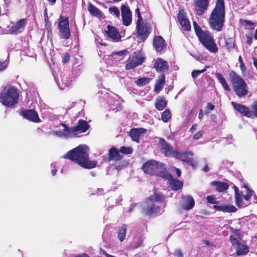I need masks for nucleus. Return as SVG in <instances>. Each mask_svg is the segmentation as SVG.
Here are the masks:
<instances>
[{
	"label": "nucleus",
	"mask_w": 257,
	"mask_h": 257,
	"mask_svg": "<svg viewBox=\"0 0 257 257\" xmlns=\"http://www.w3.org/2000/svg\"><path fill=\"white\" fill-rule=\"evenodd\" d=\"M69 60V56L68 54H66L65 55L64 57H63V62L65 63H66L68 62Z\"/></svg>",
	"instance_id": "680f3d73"
},
{
	"label": "nucleus",
	"mask_w": 257,
	"mask_h": 257,
	"mask_svg": "<svg viewBox=\"0 0 257 257\" xmlns=\"http://www.w3.org/2000/svg\"><path fill=\"white\" fill-rule=\"evenodd\" d=\"M63 158L71 160L86 169L95 168L97 164L95 161L89 160V148L86 145H80L69 151Z\"/></svg>",
	"instance_id": "f257e3e1"
},
{
	"label": "nucleus",
	"mask_w": 257,
	"mask_h": 257,
	"mask_svg": "<svg viewBox=\"0 0 257 257\" xmlns=\"http://www.w3.org/2000/svg\"><path fill=\"white\" fill-rule=\"evenodd\" d=\"M254 196V198L255 199H256V195L254 194V192L252 190H251L249 189H247V193L244 195L243 194V198L244 199V202H246L247 203H248V205L250 204V202H249V200L250 199V198L251 197V196Z\"/></svg>",
	"instance_id": "e433bc0d"
},
{
	"label": "nucleus",
	"mask_w": 257,
	"mask_h": 257,
	"mask_svg": "<svg viewBox=\"0 0 257 257\" xmlns=\"http://www.w3.org/2000/svg\"><path fill=\"white\" fill-rule=\"evenodd\" d=\"M126 229V225L124 224L121 226L118 230L117 237L121 242L123 241L125 239Z\"/></svg>",
	"instance_id": "473e14b6"
},
{
	"label": "nucleus",
	"mask_w": 257,
	"mask_h": 257,
	"mask_svg": "<svg viewBox=\"0 0 257 257\" xmlns=\"http://www.w3.org/2000/svg\"><path fill=\"white\" fill-rule=\"evenodd\" d=\"M178 20L182 28L184 31H189L191 29V25L188 19L186 18L183 10H181L178 14Z\"/></svg>",
	"instance_id": "dca6fc26"
},
{
	"label": "nucleus",
	"mask_w": 257,
	"mask_h": 257,
	"mask_svg": "<svg viewBox=\"0 0 257 257\" xmlns=\"http://www.w3.org/2000/svg\"><path fill=\"white\" fill-rule=\"evenodd\" d=\"M119 151L115 148H112L109 150V155L111 159L119 160L121 159L122 156L119 154Z\"/></svg>",
	"instance_id": "2f4dec72"
},
{
	"label": "nucleus",
	"mask_w": 257,
	"mask_h": 257,
	"mask_svg": "<svg viewBox=\"0 0 257 257\" xmlns=\"http://www.w3.org/2000/svg\"><path fill=\"white\" fill-rule=\"evenodd\" d=\"M19 94L14 87H6L0 94V102L6 106H12L18 102Z\"/></svg>",
	"instance_id": "20e7f679"
},
{
	"label": "nucleus",
	"mask_w": 257,
	"mask_h": 257,
	"mask_svg": "<svg viewBox=\"0 0 257 257\" xmlns=\"http://www.w3.org/2000/svg\"><path fill=\"white\" fill-rule=\"evenodd\" d=\"M235 192V204L239 208H244L248 206V203L244 201L243 198V193L242 192H239L237 187L235 186H234Z\"/></svg>",
	"instance_id": "412c9836"
},
{
	"label": "nucleus",
	"mask_w": 257,
	"mask_h": 257,
	"mask_svg": "<svg viewBox=\"0 0 257 257\" xmlns=\"http://www.w3.org/2000/svg\"><path fill=\"white\" fill-rule=\"evenodd\" d=\"M214 207L217 210L222 211L224 212H235L237 211V209L233 205L214 206Z\"/></svg>",
	"instance_id": "c756f323"
},
{
	"label": "nucleus",
	"mask_w": 257,
	"mask_h": 257,
	"mask_svg": "<svg viewBox=\"0 0 257 257\" xmlns=\"http://www.w3.org/2000/svg\"><path fill=\"white\" fill-rule=\"evenodd\" d=\"M61 125L63 127L62 131L64 139L76 136L73 127H69L65 123H61Z\"/></svg>",
	"instance_id": "cd10ccee"
},
{
	"label": "nucleus",
	"mask_w": 257,
	"mask_h": 257,
	"mask_svg": "<svg viewBox=\"0 0 257 257\" xmlns=\"http://www.w3.org/2000/svg\"><path fill=\"white\" fill-rule=\"evenodd\" d=\"M26 25L25 19H21L13 25L10 29L11 34H18L21 33L24 29Z\"/></svg>",
	"instance_id": "4be33fe9"
},
{
	"label": "nucleus",
	"mask_w": 257,
	"mask_h": 257,
	"mask_svg": "<svg viewBox=\"0 0 257 257\" xmlns=\"http://www.w3.org/2000/svg\"><path fill=\"white\" fill-rule=\"evenodd\" d=\"M163 86L161 85V84L157 82L155 87V91L158 93H159L160 91L163 89Z\"/></svg>",
	"instance_id": "8fccbe9b"
},
{
	"label": "nucleus",
	"mask_w": 257,
	"mask_h": 257,
	"mask_svg": "<svg viewBox=\"0 0 257 257\" xmlns=\"http://www.w3.org/2000/svg\"><path fill=\"white\" fill-rule=\"evenodd\" d=\"M73 128L76 136L80 133L85 132L88 129L89 125L86 121L81 119L78 121V124Z\"/></svg>",
	"instance_id": "5701e85b"
},
{
	"label": "nucleus",
	"mask_w": 257,
	"mask_h": 257,
	"mask_svg": "<svg viewBox=\"0 0 257 257\" xmlns=\"http://www.w3.org/2000/svg\"><path fill=\"white\" fill-rule=\"evenodd\" d=\"M154 45L157 52H163L166 48L165 41L161 36L155 37L154 40Z\"/></svg>",
	"instance_id": "393cba45"
},
{
	"label": "nucleus",
	"mask_w": 257,
	"mask_h": 257,
	"mask_svg": "<svg viewBox=\"0 0 257 257\" xmlns=\"http://www.w3.org/2000/svg\"><path fill=\"white\" fill-rule=\"evenodd\" d=\"M198 37L202 44L210 52L215 53L218 51L216 44L209 32L204 31Z\"/></svg>",
	"instance_id": "0eeeda50"
},
{
	"label": "nucleus",
	"mask_w": 257,
	"mask_h": 257,
	"mask_svg": "<svg viewBox=\"0 0 257 257\" xmlns=\"http://www.w3.org/2000/svg\"><path fill=\"white\" fill-rule=\"evenodd\" d=\"M171 117V113L169 109H166L162 114V120L164 122H167Z\"/></svg>",
	"instance_id": "4c0bfd02"
},
{
	"label": "nucleus",
	"mask_w": 257,
	"mask_h": 257,
	"mask_svg": "<svg viewBox=\"0 0 257 257\" xmlns=\"http://www.w3.org/2000/svg\"><path fill=\"white\" fill-rule=\"evenodd\" d=\"M143 240L142 238H139L138 241L134 243V248H137L139 247L141 245V244L142 243Z\"/></svg>",
	"instance_id": "13d9d810"
},
{
	"label": "nucleus",
	"mask_w": 257,
	"mask_h": 257,
	"mask_svg": "<svg viewBox=\"0 0 257 257\" xmlns=\"http://www.w3.org/2000/svg\"><path fill=\"white\" fill-rule=\"evenodd\" d=\"M142 168L144 172L150 175L163 176L165 174L163 171L165 169L164 164L153 160L144 164Z\"/></svg>",
	"instance_id": "423d86ee"
},
{
	"label": "nucleus",
	"mask_w": 257,
	"mask_h": 257,
	"mask_svg": "<svg viewBox=\"0 0 257 257\" xmlns=\"http://www.w3.org/2000/svg\"><path fill=\"white\" fill-rule=\"evenodd\" d=\"M230 240L235 248L237 255H245L249 252V247L243 242H240L237 238L231 235Z\"/></svg>",
	"instance_id": "9d476101"
},
{
	"label": "nucleus",
	"mask_w": 257,
	"mask_h": 257,
	"mask_svg": "<svg viewBox=\"0 0 257 257\" xmlns=\"http://www.w3.org/2000/svg\"><path fill=\"white\" fill-rule=\"evenodd\" d=\"M209 0H197L195 3V11L197 15H202L208 8Z\"/></svg>",
	"instance_id": "aec40b11"
},
{
	"label": "nucleus",
	"mask_w": 257,
	"mask_h": 257,
	"mask_svg": "<svg viewBox=\"0 0 257 257\" xmlns=\"http://www.w3.org/2000/svg\"><path fill=\"white\" fill-rule=\"evenodd\" d=\"M125 166L124 165V163H122L120 165H118V166H116V169L119 171L121 169H122L123 168H124Z\"/></svg>",
	"instance_id": "0e129e2a"
},
{
	"label": "nucleus",
	"mask_w": 257,
	"mask_h": 257,
	"mask_svg": "<svg viewBox=\"0 0 257 257\" xmlns=\"http://www.w3.org/2000/svg\"><path fill=\"white\" fill-rule=\"evenodd\" d=\"M7 63L6 62H0V71L5 70L7 67Z\"/></svg>",
	"instance_id": "4d7b16f0"
},
{
	"label": "nucleus",
	"mask_w": 257,
	"mask_h": 257,
	"mask_svg": "<svg viewBox=\"0 0 257 257\" xmlns=\"http://www.w3.org/2000/svg\"><path fill=\"white\" fill-rule=\"evenodd\" d=\"M202 132L200 131L193 136V138L195 140H198L200 139L202 137Z\"/></svg>",
	"instance_id": "5fc2aeb1"
},
{
	"label": "nucleus",
	"mask_w": 257,
	"mask_h": 257,
	"mask_svg": "<svg viewBox=\"0 0 257 257\" xmlns=\"http://www.w3.org/2000/svg\"><path fill=\"white\" fill-rule=\"evenodd\" d=\"M52 135H55L57 136L58 137H59L60 138L64 139V136L63 134V131L62 130H59L58 131H54L52 133Z\"/></svg>",
	"instance_id": "49530a36"
},
{
	"label": "nucleus",
	"mask_w": 257,
	"mask_h": 257,
	"mask_svg": "<svg viewBox=\"0 0 257 257\" xmlns=\"http://www.w3.org/2000/svg\"><path fill=\"white\" fill-rule=\"evenodd\" d=\"M127 52L126 50H123L119 52H115L113 53V55H118L121 56L123 55H124Z\"/></svg>",
	"instance_id": "6e6d98bb"
},
{
	"label": "nucleus",
	"mask_w": 257,
	"mask_h": 257,
	"mask_svg": "<svg viewBox=\"0 0 257 257\" xmlns=\"http://www.w3.org/2000/svg\"><path fill=\"white\" fill-rule=\"evenodd\" d=\"M89 13L94 17L101 18L103 16L102 12L91 4H89L88 7Z\"/></svg>",
	"instance_id": "c85d7f7f"
},
{
	"label": "nucleus",
	"mask_w": 257,
	"mask_h": 257,
	"mask_svg": "<svg viewBox=\"0 0 257 257\" xmlns=\"http://www.w3.org/2000/svg\"><path fill=\"white\" fill-rule=\"evenodd\" d=\"M206 108L208 110H213L214 109V105L211 103H208L207 104Z\"/></svg>",
	"instance_id": "bf43d9fd"
},
{
	"label": "nucleus",
	"mask_w": 257,
	"mask_h": 257,
	"mask_svg": "<svg viewBox=\"0 0 257 257\" xmlns=\"http://www.w3.org/2000/svg\"><path fill=\"white\" fill-rule=\"evenodd\" d=\"M101 253L104 255H105L106 257H112L113 255L109 254L107 253L105 250L101 249L100 250Z\"/></svg>",
	"instance_id": "e2e57ef3"
},
{
	"label": "nucleus",
	"mask_w": 257,
	"mask_h": 257,
	"mask_svg": "<svg viewBox=\"0 0 257 257\" xmlns=\"http://www.w3.org/2000/svg\"><path fill=\"white\" fill-rule=\"evenodd\" d=\"M109 12L115 16L117 18H118L120 15L119 10L115 7H111L109 9Z\"/></svg>",
	"instance_id": "a18cd8bd"
},
{
	"label": "nucleus",
	"mask_w": 257,
	"mask_h": 257,
	"mask_svg": "<svg viewBox=\"0 0 257 257\" xmlns=\"http://www.w3.org/2000/svg\"><path fill=\"white\" fill-rule=\"evenodd\" d=\"M193 25L197 37L199 35V34H201V33L204 32L196 22H193Z\"/></svg>",
	"instance_id": "c03bdc74"
},
{
	"label": "nucleus",
	"mask_w": 257,
	"mask_h": 257,
	"mask_svg": "<svg viewBox=\"0 0 257 257\" xmlns=\"http://www.w3.org/2000/svg\"><path fill=\"white\" fill-rule=\"evenodd\" d=\"M209 66H206L205 68L202 70H194L191 73V76L193 79L196 78L200 74L204 72L206 70V68H208Z\"/></svg>",
	"instance_id": "ea45409f"
},
{
	"label": "nucleus",
	"mask_w": 257,
	"mask_h": 257,
	"mask_svg": "<svg viewBox=\"0 0 257 257\" xmlns=\"http://www.w3.org/2000/svg\"><path fill=\"white\" fill-rule=\"evenodd\" d=\"M213 184L216 187V190L219 192L225 191L228 188V185L224 182H214Z\"/></svg>",
	"instance_id": "c9c22d12"
},
{
	"label": "nucleus",
	"mask_w": 257,
	"mask_h": 257,
	"mask_svg": "<svg viewBox=\"0 0 257 257\" xmlns=\"http://www.w3.org/2000/svg\"><path fill=\"white\" fill-rule=\"evenodd\" d=\"M57 84L60 89H64L65 87L69 86L70 82L67 79L66 77L61 76V80H58Z\"/></svg>",
	"instance_id": "f704fd0d"
},
{
	"label": "nucleus",
	"mask_w": 257,
	"mask_h": 257,
	"mask_svg": "<svg viewBox=\"0 0 257 257\" xmlns=\"http://www.w3.org/2000/svg\"><path fill=\"white\" fill-rule=\"evenodd\" d=\"M137 22V37L139 38L142 41H144L149 36L152 31L151 25L149 23H141Z\"/></svg>",
	"instance_id": "1a4fd4ad"
},
{
	"label": "nucleus",
	"mask_w": 257,
	"mask_h": 257,
	"mask_svg": "<svg viewBox=\"0 0 257 257\" xmlns=\"http://www.w3.org/2000/svg\"><path fill=\"white\" fill-rule=\"evenodd\" d=\"M195 204L194 199L189 195H186L182 197V206L185 210L192 209Z\"/></svg>",
	"instance_id": "b1692460"
},
{
	"label": "nucleus",
	"mask_w": 257,
	"mask_h": 257,
	"mask_svg": "<svg viewBox=\"0 0 257 257\" xmlns=\"http://www.w3.org/2000/svg\"><path fill=\"white\" fill-rule=\"evenodd\" d=\"M251 112L252 113V118L254 116L257 117V101H254L251 105Z\"/></svg>",
	"instance_id": "79ce46f5"
},
{
	"label": "nucleus",
	"mask_w": 257,
	"mask_h": 257,
	"mask_svg": "<svg viewBox=\"0 0 257 257\" xmlns=\"http://www.w3.org/2000/svg\"><path fill=\"white\" fill-rule=\"evenodd\" d=\"M197 125L196 124H193L190 129V131L193 133L195 130H196Z\"/></svg>",
	"instance_id": "774afa93"
},
{
	"label": "nucleus",
	"mask_w": 257,
	"mask_h": 257,
	"mask_svg": "<svg viewBox=\"0 0 257 257\" xmlns=\"http://www.w3.org/2000/svg\"><path fill=\"white\" fill-rule=\"evenodd\" d=\"M159 144L162 152L167 157H173L176 151L173 149V147L162 138L159 141Z\"/></svg>",
	"instance_id": "ddd939ff"
},
{
	"label": "nucleus",
	"mask_w": 257,
	"mask_h": 257,
	"mask_svg": "<svg viewBox=\"0 0 257 257\" xmlns=\"http://www.w3.org/2000/svg\"><path fill=\"white\" fill-rule=\"evenodd\" d=\"M136 13L137 14L138 18L137 22H142L143 21V18L141 16V13L140 12V10L138 8H137L136 10Z\"/></svg>",
	"instance_id": "603ef678"
},
{
	"label": "nucleus",
	"mask_w": 257,
	"mask_h": 257,
	"mask_svg": "<svg viewBox=\"0 0 257 257\" xmlns=\"http://www.w3.org/2000/svg\"><path fill=\"white\" fill-rule=\"evenodd\" d=\"M225 15L224 0H216L215 7L209 17L211 28L217 32L221 31L225 22Z\"/></svg>",
	"instance_id": "f03ea898"
},
{
	"label": "nucleus",
	"mask_w": 257,
	"mask_h": 257,
	"mask_svg": "<svg viewBox=\"0 0 257 257\" xmlns=\"http://www.w3.org/2000/svg\"><path fill=\"white\" fill-rule=\"evenodd\" d=\"M215 76L221 84L224 89L226 91H229L230 88L222 75L220 73H216Z\"/></svg>",
	"instance_id": "72a5a7b5"
},
{
	"label": "nucleus",
	"mask_w": 257,
	"mask_h": 257,
	"mask_svg": "<svg viewBox=\"0 0 257 257\" xmlns=\"http://www.w3.org/2000/svg\"><path fill=\"white\" fill-rule=\"evenodd\" d=\"M133 151V149L131 147H121L119 149V152L125 155L132 154Z\"/></svg>",
	"instance_id": "a19ab883"
},
{
	"label": "nucleus",
	"mask_w": 257,
	"mask_h": 257,
	"mask_svg": "<svg viewBox=\"0 0 257 257\" xmlns=\"http://www.w3.org/2000/svg\"><path fill=\"white\" fill-rule=\"evenodd\" d=\"M23 116L31 121L34 122H40L41 121L38 113L33 109H27L21 112Z\"/></svg>",
	"instance_id": "2eb2a0df"
},
{
	"label": "nucleus",
	"mask_w": 257,
	"mask_h": 257,
	"mask_svg": "<svg viewBox=\"0 0 257 257\" xmlns=\"http://www.w3.org/2000/svg\"><path fill=\"white\" fill-rule=\"evenodd\" d=\"M244 24L246 26H249V28L250 29H254V24L251 22V21H247V20H244Z\"/></svg>",
	"instance_id": "09e8293b"
},
{
	"label": "nucleus",
	"mask_w": 257,
	"mask_h": 257,
	"mask_svg": "<svg viewBox=\"0 0 257 257\" xmlns=\"http://www.w3.org/2000/svg\"><path fill=\"white\" fill-rule=\"evenodd\" d=\"M206 199L209 203L215 204L216 202L215 197L213 195L208 196L207 197Z\"/></svg>",
	"instance_id": "de8ad7c7"
},
{
	"label": "nucleus",
	"mask_w": 257,
	"mask_h": 257,
	"mask_svg": "<svg viewBox=\"0 0 257 257\" xmlns=\"http://www.w3.org/2000/svg\"><path fill=\"white\" fill-rule=\"evenodd\" d=\"M146 132V130L144 128H132L130 131V136L134 141L139 142L140 137Z\"/></svg>",
	"instance_id": "a878e982"
},
{
	"label": "nucleus",
	"mask_w": 257,
	"mask_h": 257,
	"mask_svg": "<svg viewBox=\"0 0 257 257\" xmlns=\"http://www.w3.org/2000/svg\"><path fill=\"white\" fill-rule=\"evenodd\" d=\"M107 30H105V33L107 37L112 41H118L121 38V36L117 29L113 26L108 25Z\"/></svg>",
	"instance_id": "a211bd4d"
},
{
	"label": "nucleus",
	"mask_w": 257,
	"mask_h": 257,
	"mask_svg": "<svg viewBox=\"0 0 257 257\" xmlns=\"http://www.w3.org/2000/svg\"><path fill=\"white\" fill-rule=\"evenodd\" d=\"M163 177L169 181L170 185L174 190L177 191L182 187L183 182L174 179L171 174L165 173Z\"/></svg>",
	"instance_id": "6ab92c4d"
},
{
	"label": "nucleus",
	"mask_w": 257,
	"mask_h": 257,
	"mask_svg": "<svg viewBox=\"0 0 257 257\" xmlns=\"http://www.w3.org/2000/svg\"><path fill=\"white\" fill-rule=\"evenodd\" d=\"M45 22L46 25H47L48 23H49L46 9L45 10Z\"/></svg>",
	"instance_id": "052dcab7"
},
{
	"label": "nucleus",
	"mask_w": 257,
	"mask_h": 257,
	"mask_svg": "<svg viewBox=\"0 0 257 257\" xmlns=\"http://www.w3.org/2000/svg\"><path fill=\"white\" fill-rule=\"evenodd\" d=\"M154 67L157 71L164 72L168 69V63L161 58H158L154 64Z\"/></svg>",
	"instance_id": "bb28decb"
},
{
	"label": "nucleus",
	"mask_w": 257,
	"mask_h": 257,
	"mask_svg": "<svg viewBox=\"0 0 257 257\" xmlns=\"http://www.w3.org/2000/svg\"><path fill=\"white\" fill-rule=\"evenodd\" d=\"M150 81V79L147 77H142L136 81V83L140 86H145L148 84Z\"/></svg>",
	"instance_id": "58836bf2"
},
{
	"label": "nucleus",
	"mask_w": 257,
	"mask_h": 257,
	"mask_svg": "<svg viewBox=\"0 0 257 257\" xmlns=\"http://www.w3.org/2000/svg\"><path fill=\"white\" fill-rule=\"evenodd\" d=\"M210 119L213 122H216L217 119V117L215 114H211L210 115Z\"/></svg>",
	"instance_id": "338daca9"
},
{
	"label": "nucleus",
	"mask_w": 257,
	"mask_h": 257,
	"mask_svg": "<svg viewBox=\"0 0 257 257\" xmlns=\"http://www.w3.org/2000/svg\"><path fill=\"white\" fill-rule=\"evenodd\" d=\"M230 76L235 93L239 97L247 95L248 87L243 79L233 71L230 73Z\"/></svg>",
	"instance_id": "39448f33"
},
{
	"label": "nucleus",
	"mask_w": 257,
	"mask_h": 257,
	"mask_svg": "<svg viewBox=\"0 0 257 257\" xmlns=\"http://www.w3.org/2000/svg\"><path fill=\"white\" fill-rule=\"evenodd\" d=\"M231 105L240 114L247 117L252 118V113L250 108L245 105L231 102Z\"/></svg>",
	"instance_id": "4468645a"
},
{
	"label": "nucleus",
	"mask_w": 257,
	"mask_h": 257,
	"mask_svg": "<svg viewBox=\"0 0 257 257\" xmlns=\"http://www.w3.org/2000/svg\"><path fill=\"white\" fill-rule=\"evenodd\" d=\"M167 101L163 97H159L155 103V107L158 110H162L166 107Z\"/></svg>",
	"instance_id": "7c9ffc66"
},
{
	"label": "nucleus",
	"mask_w": 257,
	"mask_h": 257,
	"mask_svg": "<svg viewBox=\"0 0 257 257\" xmlns=\"http://www.w3.org/2000/svg\"><path fill=\"white\" fill-rule=\"evenodd\" d=\"M193 154L191 151L186 152L176 151L173 157L186 162L189 164L192 168H195L196 166V164L193 162Z\"/></svg>",
	"instance_id": "f8f14e48"
},
{
	"label": "nucleus",
	"mask_w": 257,
	"mask_h": 257,
	"mask_svg": "<svg viewBox=\"0 0 257 257\" xmlns=\"http://www.w3.org/2000/svg\"><path fill=\"white\" fill-rule=\"evenodd\" d=\"M59 32L61 38L68 39L70 36L68 18L61 17L59 22Z\"/></svg>",
	"instance_id": "9b49d317"
},
{
	"label": "nucleus",
	"mask_w": 257,
	"mask_h": 257,
	"mask_svg": "<svg viewBox=\"0 0 257 257\" xmlns=\"http://www.w3.org/2000/svg\"><path fill=\"white\" fill-rule=\"evenodd\" d=\"M145 57L141 54L134 52L125 62V67L126 70L133 69L143 63Z\"/></svg>",
	"instance_id": "6e6552de"
},
{
	"label": "nucleus",
	"mask_w": 257,
	"mask_h": 257,
	"mask_svg": "<svg viewBox=\"0 0 257 257\" xmlns=\"http://www.w3.org/2000/svg\"><path fill=\"white\" fill-rule=\"evenodd\" d=\"M121 16L124 25L129 26L132 23V13L130 9L124 5L121 6Z\"/></svg>",
	"instance_id": "f3484780"
},
{
	"label": "nucleus",
	"mask_w": 257,
	"mask_h": 257,
	"mask_svg": "<svg viewBox=\"0 0 257 257\" xmlns=\"http://www.w3.org/2000/svg\"><path fill=\"white\" fill-rule=\"evenodd\" d=\"M163 199V197L161 194L155 193L143 203L142 206L143 213L147 216L160 213L161 208L158 204Z\"/></svg>",
	"instance_id": "7ed1b4c3"
},
{
	"label": "nucleus",
	"mask_w": 257,
	"mask_h": 257,
	"mask_svg": "<svg viewBox=\"0 0 257 257\" xmlns=\"http://www.w3.org/2000/svg\"><path fill=\"white\" fill-rule=\"evenodd\" d=\"M174 169L175 171L177 176L180 177L181 174V171H180V170L176 168H174Z\"/></svg>",
	"instance_id": "69168bd1"
},
{
	"label": "nucleus",
	"mask_w": 257,
	"mask_h": 257,
	"mask_svg": "<svg viewBox=\"0 0 257 257\" xmlns=\"http://www.w3.org/2000/svg\"><path fill=\"white\" fill-rule=\"evenodd\" d=\"M225 46L228 50H230L234 47V42L231 38H228L225 40Z\"/></svg>",
	"instance_id": "37998d69"
},
{
	"label": "nucleus",
	"mask_w": 257,
	"mask_h": 257,
	"mask_svg": "<svg viewBox=\"0 0 257 257\" xmlns=\"http://www.w3.org/2000/svg\"><path fill=\"white\" fill-rule=\"evenodd\" d=\"M193 57L196 60H198V61H202V60H206V58H204L203 56H202L201 55H193Z\"/></svg>",
	"instance_id": "864d4df0"
},
{
	"label": "nucleus",
	"mask_w": 257,
	"mask_h": 257,
	"mask_svg": "<svg viewBox=\"0 0 257 257\" xmlns=\"http://www.w3.org/2000/svg\"><path fill=\"white\" fill-rule=\"evenodd\" d=\"M174 254L177 257H183V254L179 249H176L174 251Z\"/></svg>",
	"instance_id": "3c124183"
}]
</instances>
